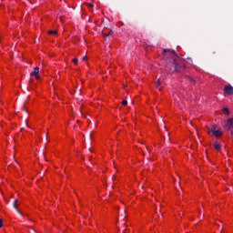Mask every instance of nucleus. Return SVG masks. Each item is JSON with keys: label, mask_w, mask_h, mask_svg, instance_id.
Instances as JSON below:
<instances>
[{"label": "nucleus", "mask_w": 233, "mask_h": 233, "mask_svg": "<svg viewBox=\"0 0 233 233\" xmlns=\"http://www.w3.org/2000/svg\"><path fill=\"white\" fill-rule=\"evenodd\" d=\"M209 136H213L217 139H219L223 136V129L218 127V125H213L208 132Z\"/></svg>", "instance_id": "f257e3e1"}, {"label": "nucleus", "mask_w": 233, "mask_h": 233, "mask_svg": "<svg viewBox=\"0 0 233 233\" xmlns=\"http://www.w3.org/2000/svg\"><path fill=\"white\" fill-rule=\"evenodd\" d=\"M224 92L225 94H228V96H233V86L230 85L225 86Z\"/></svg>", "instance_id": "f03ea898"}, {"label": "nucleus", "mask_w": 233, "mask_h": 233, "mask_svg": "<svg viewBox=\"0 0 233 233\" xmlns=\"http://www.w3.org/2000/svg\"><path fill=\"white\" fill-rule=\"evenodd\" d=\"M163 54H169V56H173L174 57L177 56V54H176V51L171 49H164Z\"/></svg>", "instance_id": "7ed1b4c3"}, {"label": "nucleus", "mask_w": 233, "mask_h": 233, "mask_svg": "<svg viewBox=\"0 0 233 233\" xmlns=\"http://www.w3.org/2000/svg\"><path fill=\"white\" fill-rule=\"evenodd\" d=\"M31 76H35L36 79H39V67H35V71L31 74Z\"/></svg>", "instance_id": "20e7f679"}, {"label": "nucleus", "mask_w": 233, "mask_h": 233, "mask_svg": "<svg viewBox=\"0 0 233 233\" xmlns=\"http://www.w3.org/2000/svg\"><path fill=\"white\" fill-rule=\"evenodd\" d=\"M213 147H214L215 150H218V152H219V150H221V144H219L218 142H215L213 144Z\"/></svg>", "instance_id": "39448f33"}, {"label": "nucleus", "mask_w": 233, "mask_h": 233, "mask_svg": "<svg viewBox=\"0 0 233 233\" xmlns=\"http://www.w3.org/2000/svg\"><path fill=\"white\" fill-rule=\"evenodd\" d=\"M222 113L224 114V116H229L230 115V111L228 110V107H224L222 109Z\"/></svg>", "instance_id": "423d86ee"}, {"label": "nucleus", "mask_w": 233, "mask_h": 233, "mask_svg": "<svg viewBox=\"0 0 233 233\" xmlns=\"http://www.w3.org/2000/svg\"><path fill=\"white\" fill-rule=\"evenodd\" d=\"M47 34H49V35H57V30H49Z\"/></svg>", "instance_id": "0eeeda50"}, {"label": "nucleus", "mask_w": 233, "mask_h": 233, "mask_svg": "<svg viewBox=\"0 0 233 233\" xmlns=\"http://www.w3.org/2000/svg\"><path fill=\"white\" fill-rule=\"evenodd\" d=\"M18 205H19V201L18 200H15V202H14L15 208H17Z\"/></svg>", "instance_id": "6e6552de"}, {"label": "nucleus", "mask_w": 233, "mask_h": 233, "mask_svg": "<svg viewBox=\"0 0 233 233\" xmlns=\"http://www.w3.org/2000/svg\"><path fill=\"white\" fill-rule=\"evenodd\" d=\"M78 61H79V60H78L77 58H74V59H73L74 65L77 66Z\"/></svg>", "instance_id": "1a4fd4ad"}, {"label": "nucleus", "mask_w": 233, "mask_h": 233, "mask_svg": "<svg viewBox=\"0 0 233 233\" xmlns=\"http://www.w3.org/2000/svg\"><path fill=\"white\" fill-rule=\"evenodd\" d=\"M122 105H123L124 106H127L128 105V102H127V100H123V101H122Z\"/></svg>", "instance_id": "9d476101"}, {"label": "nucleus", "mask_w": 233, "mask_h": 233, "mask_svg": "<svg viewBox=\"0 0 233 233\" xmlns=\"http://www.w3.org/2000/svg\"><path fill=\"white\" fill-rule=\"evenodd\" d=\"M87 6H88V8H94V4L88 3V4H87Z\"/></svg>", "instance_id": "9b49d317"}, {"label": "nucleus", "mask_w": 233, "mask_h": 233, "mask_svg": "<svg viewBox=\"0 0 233 233\" xmlns=\"http://www.w3.org/2000/svg\"><path fill=\"white\" fill-rule=\"evenodd\" d=\"M103 35H104V37H108V35H112V33L109 32V34H107V35H106L105 33H103Z\"/></svg>", "instance_id": "f8f14e48"}, {"label": "nucleus", "mask_w": 233, "mask_h": 233, "mask_svg": "<svg viewBox=\"0 0 233 233\" xmlns=\"http://www.w3.org/2000/svg\"><path fill=\"white\" fill-rule=\"evenodd\" d=\"M174 65H175L176 68H177V60H174Z\"/></svg>", "instance_id": "ddd939ff"}, {"label": "nucleus", "mask_w": 233, "mask_h": 233, "mask_svg": "<svg viewBox=\"0 0 233 233\" xmlns=\"http://www.w3.org/2000/svg\"><path fill=\"white\" fill-rule=\"evenodd\" d=\"M0 228H3V219H0Z\"/></svg>", "instance_id": "4468645a"}, {"label": "nucleus", "mask_w": 233, "mask_h": 233, "mask_svg": "<svg viewBox=\"0 0 233 233\" xmlns=\"http://www.w3.org/2000/svg\"><path fill=\"white\" fill-rule=\"evenodd\" d=\"M161 85V82L158 80L157 82V86H159Z\"/></svg>", "instance_id": "2eb2a0df"}, {"label": "nucleus", "mask_w": 233, "mask_h": 233, "mask_svg": "<svg viewBox=\"0 0 233 233\" xmlns=\"http://www.w3.org/2000/svg\"><path fill=\"white\" fill-rule=\"evenodd\" d=\"M86 59H87L86 56L83 57V61H86Z\"/></svg>", "instance_id": "dca6fc26"}]
</instances>
